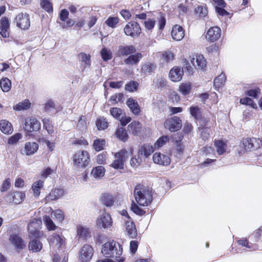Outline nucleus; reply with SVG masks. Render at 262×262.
<instances>
[{"instance_id": "31", "label": "nucleus", "mask_w": 262, "mask_h": 262, "mask_svg": "<svg viewBox=\"0 0 262 262\" xmlns=\"http://www.w3.org/2000/svg\"><path fill=\"white\" fill-rule=\"evenodd\" d=\"M154 151L152 146L144 144L138 150V154L141 157L143 156L145 158H147Z\"/></svg>"}, {"instance_id": "14", "label": "nucleus", "mask_w": 262, "mask_h": 262, "mask_svg": "<svg viewBox=\"0 0 262 262\" xmlns=\"http://www.w3.org/2000/svg\"><path fill=\"white\" fill-rule=\"evenodd\" d=\"M124 225L127 235L132 238H136L137 235V230L136 225L132 219L125 220Z\"/></svg>"}, {"instance_id": "1", "label": "nucleus", "mask_w": 262, "mask_h": 262, "mask_svg": "<svg viewBox=\"0 0 262 262\" xmlns=\"http://www.w3.org/2000/svg\"><path fill=\"white\" fill-rule=\"evenodd\" d=\"M101 252L103 255L107 259L114 258L117 261L120 258L122 254V248L121 245L118 242L112 241L108 242L102 245Z\"/></svg>"}, {"instance_id": "5", "label": "nucleus", "mask_w": 262, "mask_h": 262, "mask_svg": "<svg viewBox=\"0 0 262 262\" xmlns=\"http://www.w3.org/2000/svg\"><path fill=\"white\" fill-rule=\"evenodd\" d=\"M128 152L126 149H123L115 154V160L111 166L115 169H123L124 162L127 158Z\"/></svg>"}, {"instance_id": "32", "label": "nucleus", "mask_w": 262, "mask_h": 262, "mask_svg": "<svg viewBox=\"0 0 262 262\" xmlns=\"http://www.w3.org/2000/svg\"><path fill=\"white\" fill-rule=\"evenodd\" d=\"M31 105V103L28 99H25L13 106V110L16 111H26L29 110Z\"/></svg>"}, {"instance_id": "38", "label": "nucleus", "mask_w": 262, "mask_h": 262, "mask_svg": "<svg viewBox=\"0 0 262 262\" xmlns=\"http://www.w3.org/2000/svg\"><path fill=\"white\" fill-rule=\"evenodd\" d=\"M43 181L39 180L33 183L32 186V189L33 191V194L35 196H38L40 193V189L43 186Z\"/></svg>"}, {"instance_id": "44", "label": "nucleus", "mask_w": 262, "mask_h": 262, "mask_svg": "<svg viewBox=\"0 0 262 262\" xmlns=\"http://www.w3.org/2000/svg\"><path fill=\"white\" fill-rule=\"evenodd\" d=\"M142 162V157L138 154L137 155H135L131 158L130 164L132 167L137 168L141 164Z\"/></svg>"}, {"instance_id": "53", "label": "nucleus", "mask_w": 262, "mask_h": 262, "mask_svg": "<svg viewBox=\"0 0 262 262\" xmlns=\"http://www.w3.org/2000/svg\"><path fill=\"white\" fill-rule=\"evenodd\" d=\"M240 103L242 104L248 105L252 108H256L257 105L253 100L249 97L243 98L240 99Z\"/></svg>"}, {"instance_id": "39", "label": "nucleus", "mask_w": 262, "mask_h": 262, "mask_svg": "<svg viewBox=\"0 0 262 262\" xmlns=\"http://www.w3.org/2000/svg\"><path fill=\"white\" fill-rule=\"evenodd\" d=\"M115 135L118 139L123 142L126 141L128 138L126 130L123 127L117 128L116 130Z\"/></svg>"}, {"instance_id": "11", "label": "nucleus", "mask_w": 262, "mask_h": 262, "mask_svg": "<svg viewBox=\"0 0 262 262\" xmlns=\"http://www.w3.org/2000/svg\"><path fill=\"white\" fill-rule=\"evenodd\" d=\"M16 26L22 29H28L30 26L29 15L27 13H19L15 17Z\"/></svg>"}, {"instance_id": "55", "label": "nucleus", "mask_w": 262, "mask_h": 262, "mask_svg": "<svg viewBox=\"0 0 262 262\" xmlns=\"http://www.w3.org/2000/svg\"><path fill=\"white\" fill-rule=\"evenodd\" d=\"M155 69V66L154 64L148 63L142 66L141 71L144 74L150 73L153 72Z\"/></svg>"}, {"instance_id": "24", "label": "nucleus", "mask_w": 262, "mask_h": 262, "mask_svg": "<svg viewBox=\"0 0 262 262\" xmlns=\"http://www.w3.org/2000/svg\"><path fill=\"white\" fill-rule=\"evenodd\" d=\"M38 149V145L35 142H28L26 143L24 151L26 155L30 156L35 154Z\"/></svg>"}, {"instance_id": "50", "label": "nucleus", "mask_w": 262, "mask_h": 262, "mask_svg": "<svg viewBox=\"0 0 262 262\" xmlns=\"http://www.w3.org/2000/svg\"><path fill=\"white\" fill-rule=\"evenodd\" d=\"M169 138L167 136H163L160 137L155 143V148H160L169 141Z\"/></svg>"}, {"instance_id": "6", "label": "nucleus", "mask_w": 262, "mask_h": 262, "mask_svg": "<svg viewBox=\"0 0 262 262\" xmlns=\"http://www.w3.org/2000/svg\"><path fill=\"white\" fill-rule=\"evenodd\" d=\"M164 125L165 127L171 132H174L181 128L182 121L178 117L173 116L166 119Z\"/></svg>"}, {"instance_id": "26", "label": "nucleus", "mask_w": 262, "mask_h": 262, "mask_svg": "<svg viewBox=\"0 0 262 262\" xmlns=\"http://www.w3.org/2000/svg\"><path fill=\"white\" fill-rule=\"evenodd\" d=\"M28 248L34 252H38L42 249V244L39 240L35 237L29 242Z\"/></svg>"}, {"instance_id": "51", "label": "nucleus", "mask_w": 262, "mask_h": 262, "mask_svg": "<svg viewBox=\"0 0 262 262\" xmlns=\"http://www.w3.org/2000/svg\"><path fill=\"white\" fill-rule=\"evenodd\" d=\"M96 125L99 130L105 129L107 127V122L105 119L100 118L96 120Z\"/></svg>"}, {"instance_id": "3", "label": "nucleus", "mask_w": 262, "mask_h": 262, "mask_svg": "<svg viewBox=\"0 0 262 262\" xmlns=\"http://www.w3.org/2000/svg\"><path fill=\"white\" fill-rule=\"evenodd\" d=\"M73 165L75 169L79 170L85 168L89 165L90 159L88 151L79 150L73 156Z\"/></svg>"}, {"instance_id": "45", "label": "nucleus", "mask_w": 262, "mask_h": 262, "mask_svg": "<svg viewBox=\"0 0 262 262\" xmlns=\"http://www.w3.org/2000/svg\"><path fill=\"white\" fill-rule=\"evenodd\" d=\"M105 144V141L103 139H97L94 141L93 148L97 151H99L103 149L104 146Z\"/></svg>"}, {"instance_id": "10", "label": "nucleus", "mask_w": 262, "mask_h": 262, "mask_svg": "<svg viewBox=\"0 0 262 262\" xmlns=\"http://www.w3.org/2000/svg\"><path fill=\"white\" fill-rule=\"evenodd\" d=\"M94 251L92 246L88 244L84 245L80 252V261H89L93 256Z\"/></svg>"}, {"instance_id": "59", "label": "nucleus", "mask_w": 262, "mask_h": 262, "mask_svg": "<svg viewBox=\"0 0 262 262\" xmlns=\"http://www.w3.org/2000/svg\"><path fill=\"white\" fill-rule=\"evenodd\" d=\"M51 216L52 217L56 219L59 222H61L64 219L63 213L60 210L53 211Z\"/></svg>"}, {"instance_id": "48", "label": "nucleus", "mask_w": 262, "mask_h": 262, "mask_svg": "<svg viewBox=\"0 0 262 262\" xmlns=\"http://www.w3.org/2000/svg\"><path fill=\"white\" fill-rule=\"evenodd\" d=\"M195 12L200 17H204L208 13L207 9L206 6H198L195 10Z\"/></svg>"}, {"instance_id": "60", "label": "nucleus", "mask_w": 262, "mask_h": 262, "mask_svg": "<svg viewBox=\"0 0 262 262\" xmlns=\"http://www.w3.org/2000/svg\"><path fill=\"white\" fill-rule=\"evenodd\" d=\"M22 137L20 133H16L11 136L8 141V143L10 145L16 144Z\"/></svg>"}, {"instance_id": "33", "label": "nucleus", "mask_w": 262, "mask_h": 262, "mask_svg": "<svg viewBox=\"0 0 262 262\" xmlns=\"http://www.w3.org/2000/svg\"><path fill=\"white\" fill-rule=\"evenodd\" d=\"M105 172V170L104 167L98 166L92 169L91 175L96 179L99 180L104 176Z\"/></svg>"}, {"instance_id": "15", "label": "nucleus", "mask_w": 262, "mask_h": 262, "mask_svg": "<svg viewBox=\"0 0 262 262\" xmlns=\"http://www.w3.org/2000/svg\"><path fill=\"white\" fill-rule=\"evenodd\" d=\"M152 159L154 163L163 166H167L170 163V158L167 155L161 154L160 152L154 154Z\"/></svg>"}, {"instance_id": "57", "label": "nucleus", "mask_w": 262, "mask_h": 262, "mask_svg": "<svg viewBox=\"0 0 262 262\" xmlns=\"http://www.w3.org/2000/svg\"><path fill=\"white\" fill-rule=\"evenodd\" d=\"M260 94V89L259 88L252 89L247 90L246 92V94L253 98H257L258 95Z\"/></svg>"}, {"instance_id": "43", "label": "nucleus", "mask_w": 262, "mask_h": 262, "mask_svg": "<svg viewBox=\"0 0 262 262\" xmlns=\"http://www.w3.org/2000/svg\"><path fill=\"white\" fill-rule=\"evenodd\" d=\"M190 115L196 120L200 119L201 113L200 108L198 106H191L189 108Z\"/></svg>"}, {"instance_id": "30", "label": "nucleus", "mask_w": 262, "mask_h": 262, "mask_svg": "<svg viewBox=\"0 0 262 262\" xmlns=\"http://www.w3.org/2000/svg\"><path fill=\"white\" fill-rule=\"evenodd\" d=\"M0 129L5 134H10L13 132L11 123L6 120L0 121Z\"/></svg>"}, {"instance_id": "56", "label": "nucleus", "mask_w": 262, "mask_h": 262, "mask_svg": "<svg viewBox=\"0 0 262 262\" xmlns=\"http://www.w3.org/2000/svg\"><path fill=\"white\" fill-rule=\"evenodd\" d=\"M40 5L42 8L47 12L53 11L52 4L48 0H40Z\"/></svg>"}, {"instance_id": "16", "label": "nucleus", "mask_w": 262, "mask_h": 262, "mask_svg": "<svg viewBox=\"0 0 262 262\" xmlns=\"http://www.w3.org/2000/svg\"><path fill=\"white\" fill-rule=\"evenodd\" d=\"M10 25L8 18L3 17L0 20V34L2 37L6 38L9 36Z\"/></svg>"}, {"instance_id": "7", "label": "nucleus", "mask_w": 262, "mask_h": 262, "mask_svg": "<svg viewBox=\"0 0 262 262\" xmlns=\"http://www.w3.org/2000/svg\"><path fill=\"white\" fill-rule=\"evenodd\" d=\"M124 32L126 35L135 38L139 36L141 33V29L137 23L130 22L124 27Z\"/></svg>"}, {"instance_id": "46", "label": "nucleus", "mask_w": 262, "mask_h": 262, "mask_svg": "<svg viewBox=\"0 0 262 262\" xmlns=\"http://www.w3.org/2000/svg\"><path fill=\"white\" fill-rule=\"evenodd\" d=\"M200 137L204 141L208 140L210 137V128L206 127H200Z\"/></svg>"}, {"instance_id": "20", "label": "nucleus", "mask_w": 262, "mask_h": 262, "mask_svg": "<svg viewBox=\"0 0 262 262\" xmlns=\"http://www.w3.org/2000/svg\"><path fill=\"white\" fill-rule=\"evenodd\" d=\"M9 202L15 204H20L25 198V194L23 192L15 191L12 192L9 196Z\"/></svg>"}, {"instance_id": "64", "label": "nucleus", "mask_w": 262, "mask_h": 262, "mask_svg": "<svg viewBox=\"0 0 262 262\" xmlns=\"http://www.w3.org/2000/svg\"><path fill=\"white\" fill-rule=\"evenodd\" d=\"M144 24L146 29L149 31H151L155 26L156 21L152 19L149 18L145 21Z\"/></svg>"}, {"instance_id": "62", "label": "nucleus", "mask_w": 262, "mask_h": 262, "mask_svg": "<svg viewBox=\"0 0 262 262\" xmlns=\"http://www.w3.org/2000/svg\"><path fill=\"white\" fill-rule=\"evenodd\" d=\"M138 83L135 81H130L125 85V90L129 92H134L137 89Z\"/></svg>"}, {"instance_id": "17", "label": "nucleus", "mask_w": 262, "mask_h": 262, "mask_svg": "<svg viewBox=\"0 0 262 262\" xmlns=\"http://www.w3.org/2000/svg\"><path fill=\"white\" fill-rule=\"evenodd\" d=\"M171 34L174 40L180 41L184 37V30L181 26L176 25L172 28Z\"/></svg>"}, {"instance_id": "29", "label": "nucleus", "mask_w": 262, "mask_h": 262, "mask_svg": "<svg viewBox=\"0 0 262 262\" xmlns=\"http://www.w3.org/2000/svg\"><path fill=\"white\" fill-rule=\"evenodd\" d=\"M115 200V196L110 193H104L101 196L102 204L108 207H110L113 205Z\"/></svg>"}, {"instance_id": "8", "label": "nucleus", "mask_w": 262, "mask_h": 262, "mask_svg": "<svg viewBox=\"0 0 262 262\" xmlns=\"http://www.w3.org/2000/svg\"><path fill=\"white\" fill-rule=\"evenodd\" d=\"M96 224L100 228L109 229L113 226V220L109 213L104 212L98 216Z\"/></svg>"}, {"instance_id": "52", "label": "nucleus", "mask_w": 262, "mask_h": 262, "mask_svg": "<svg viewBox=\"0 0 262 262\" xmlns=\"http://www.w3.org/2000/svg\"><path fill=\"white\" fill-rule=\"evenodd\" d=\"M45 223L47 228L50 230H54L56 229V226L51 219L48 216H45L43 219Z\"/></svg>"}, {"instance_id": "27", "label": "nucleus", "mask_w": 262, "mask_h": 262, "mask_svg": "<svg viewBox=\"0 0 262 262\" xmlns=\"http://www.w3.org/2000/svg\"><path fill=\"white\" fill-rule=\"evenodd\" d=\"M64 191L62 189L55 188L52 190L46 197L48 201L57 200L63 195Z\"/></svg>"}, {"instance_id": "49", "label": "nucleus", "mask_w": 262, "mask_h": 262, "mask_svg": "<svg viewBox=\"0 0 262 262\" xmlns=\"http://www.w3.org/2000/svg\"><path fill=\"white\" fill-rule=\"evenodd\" d=\"M100 54L104 61H107L112 58V53L110 50H107L105 48L101 49Z\"/></svg>"}, {"instance_id": "4", "label": "nucleus", "mask_w": 262, "mask_h": 262, "mask_svg": "<svg viewBox=\"0 0 262 262\" xmlns=\"http://www.w3.org/2000/svg\"><path fill=\"white\" fill-rule=\"evenodd\" d=\"M243 146L246 151H254L262 147V139L247 138L243 140Z\"/></svg>"}, {"instance_id": "2", "label": "nucleus", "mask_w": 262, "mask_h": 262, "mask_svg": "<svg viewBox=\"0 0 262 262\" xmlns=\"http://www.w3.org/2000/svg\"><path fill=\"white\" fill-rule=\"evenodd\" d=\"M134 196L138 204L147 206L152 201V194L149 188L142 184L137 185L134 189Z\"/></svg>"}, {"instance_id": "34", "label": "nucleus", "mask_w": 262, "mask_h": 262, "mask_svg": "<svg viewBox=\"0 0 262 262\" xmlns=\"http://www.w3.org/2000/svg\"><path fill=\"white\" fill-rule=\"evenodd\" d=\"M77 234L79 238L86 239V238L90 236V233L89 228L79 225L77 227Z\"/></svg>"}, {"instance_id": "42", "label": "nucleus", "mask_w": 262, "mask_h": 262, "mask_svg": "<svg viewBox=\"0 0 262 262\" xmlns=\"http://www.w3.org/2000/svg\"><path fill=\"white\" fill-rule=\"evenodd\" d=\"M214 145L216 148V152L219 155H223L225 152L226 144L223 141H215Z\"/></svg>"}, {"instance_id": "61", "label": "nucleus", "mask_w": 262, "mask_h": 262, "mask_svg": "<svg viewBox=\"0 0 262 262\" xmlns=\"http://www.w3.org/2000/svg\"><path fill=\"white\" fill-rule=\"evenodd\" d=\"M119 23V19L117 17H110L105 21L106 24L111 28H114Z\"/></svg>"}, {"instance_id": "25", "label": "nucleus", "mask_w": 262, "mask_h": 262, "mask_svg": "<svg viewBox=\"0 0 262 262\" xmlns=\"http://www.w3.org/2000/svg\"><path fill=\"white\" fill-rule=\"evenodd\" d=\"M52 245H55L57 248H61L64 245V238L61 235L54 233L50 239Z\"/></svg>"}, {"instance_id": "9", "label": "nucleus", "mask_w": 262, "mask_h": 262, "mask_svg": "<svg viewBox=\"0 0 262 262\" xmlns=\"http://www.w3.org/2000/svg\"><path fill=\"white\" fill-rule=\"evenodd\" d=\"M40 127V122L36 118L32 117L26 119L24 128L26 131L31 133L38 131Z\"/></svg>"}, {"instance_id": "22", "label": "nucleus", "mask_w": 262, "mask_h": 262, "mask_svg": "<svg viewBox=\"0 0 262 262\" xmlns=\"http://www.w3.org/2000/svg\"><path fill=\"white\" fill-rule=\"evenodd\" d=\"M126 104L134 115H138L140 113V107L138 102L133 98H128L126 101Z\"/></svg>"}, {"instance_id": "37", "label": "nucleus", "mask_w": 262, "mask_h": 262, "mask_svg": "<svg viewBox=\"0 0 262 262\" xmlns=\"http://www.w3.org/2000/svg\"><path fill=\"white\" fill-rule=\"evenodd\" d=\"M78 57L80 61L83 63L85 65V68L86 67H90L91 65V56L90 54H87L84 52L80 53Z\"/></svg>"}, {"instance_id": "47", "label": "nucleus", "mask_w": 262, "mask_h": 262, "mask_svg": "<svg viewBox=\"0 0 262 262\" xmlns=\"http://www.w3.org/2000/svg\"><path fill=\"white\" fill-rule=\"evenodd\" d=\"M157 20L159 29L160 30H163L165 26L166 22V19L165 15L161 12H159V15L157 17Z\"/></svg>"}, {"instance_id": "28", "label": "nucleus", "mask_w": 262, "mask_h": 262, "mask_svg": "<svg viewBox=\"0 0 262 262\" xmlns=\"http://www.w3.org/2000/svg\"><path fill=\"white\" fill-rule=\"evenodd\" d=\"M142 55L140 53H137L130 55L124 60V63L126 64H137L142 58Z\"/></svg>"}, {"instance_id": "23", "label": "nucleus", "mask_w": 262, "mask_h": 262, "mask_svg": "<svg viewBox=\"0 0 262 262\" xmlns=\"http://www.w3.org/2000/svg\"><path fill=\"white\" fill-rule=\"evenodd\" d=\"M9 240L10 243L17 249H22L25 246L24 241L16 234L11 235Z\"/></svg>"}, {"instance_id": "19", "label": "nucleus", "mask_w": 262, "mask_h": 262, "mask_svg": "<svg viewBox=\"0 0 262 262\" xmlns=\"http://www.w3.org/2000/svg\"><path fill=\"white\" fill-rule=\"evenodd\" d=\"M183 75V69L180 67H174L172 68L169 74L170 79L174 82L180 81Z\"/></svg>"}, {"instance_id": "41", "label": "nucleus", "mask_w": 262, "mask_h": 262, "mask_svg": "<svg viewBox=\"0 0 262 262\" xmlns=\"http://www.w3.org/2000/svg\"><path fill=\"white\" fill-rule=\"evenodd\" d=\"M111 115L118 120L123 119L124 114L121 109L118 107H113L110 110Z\"/></svg>"}, {"instance_id": "13", "label": "nucleus", "mask_w": 262, "mask_h": 262, "mask_svg": "<svg viewBox=\"0 0 262 262\" xmlns=\"http://www.w3.org/2000/svg\"><path fill=\"white\" fill-rule=\"evenodd\" d=\"M41 223V220L34 219L28 224V230L29 233L31 234L32 236L36 237L39 236V231L38 229Z\"/></svg>"}, {"instance_id": "40", "label": "nucleus", "mask_w": 262, "mask_h": 262, "mask_svg": "<svg viewBox=\"0 0 262 262\" xmlns=\"http://www.w3.org/2000/svg\"><path fill=\"white\" fill-rule=\"evenodd\" d=\"M226 80V77L225 74L223 73H222L214 80V85L215 89L220 88L222 86L225 84Z\"/></svg>"}, {"instance_id": "58", "label": "nucleus", "mask_w": 262, "mask_h": 262, "mask_svg": "<svg viewBox=\"0 0 262 262\" xmlns=\"http://www.w3.org/2000/svg\"><path fill=\"white\" fill-rule=\"evenodd\" d=\"M131 209L135 213L139 215H143L146 213L145 211L141 209L134 201L132 204Z\"/></svg>"}, {"instance_id": "63", "label": "nucleus", "mask_w": 262, "mask_h": 262, "mask_svg": "<svg viewBox=\"0 0 262 262\" xmlns=\"http://www.w3.org/2000/svg\"><path fill=\"white\" fill-rule=\"evenodd\" d=\"M178 136L179 137V141H177V146H176V151L177 154L179 155V156H181V154L183 152V151L184 150V147L182 143L180 142L181 140L183 138V136L181 135L178 134Z\"/></svg>"}, {"instance_id": "18", "label": "nucleus", "mask_w": 262, "mask_h": 262, "mask_svg": "<svg viewBox=\"0 0 262 262\" xmlns=\"http://www.w3.org/2000/svg\"><path fill=\"white\" fill-rule=\"evenodd\" d=\"M191 63L195 68L203 70L206 67V60L202 55L190 57Z\"/></svg>"}, {"instance_id": "36", "label": "nucleus", "mask_w": 262, "mask_h": 262, "mask_svg": "<svg viewBox=\"0 0 262 262\" xmlns=\"http://www.w3.org/2000/svg\"><path fill=\"white\" fill-rule=\"evenodd\" d=\"M12 86L11 81L7 77L3 78L0 81V86L4 92H9Z\"/></svg>"}, {"instance_id": "35", "label": "nucleus", "mask_w": 262, "mask_h": 262, "mask_svg": "<svg viewBox=\"0 0 262 262\" xmlns=\"http://www.w3.org/2000/svg\"><path fill=\"white\" fill-rule=\"evenodd\" d=\"M142 126L141 123L138 121H134L129 124L128 126V129L134 135H137L140 133Z\"/></svg>"}, {"instance_id": "54", "label": "nucleus", "mask_w": 262, "mask_h": 262, "mask_svg": "<svg viewBox=\"0 0 262 262\" xmlns=\"http://www.w3.org/2000/svg\"><path fill=\"white\" fill-rule=\"evenodd\" d=\"M191 88V84L189 83H183L179 86L180 91L183 95H186L188 94L190 92Z\"/></svg>"}, {"instance_id": "12", "label": "nucleus", "mask_w": 262, "mask_h": 262, "mask_svg": "<svg viewBox=\"0 0 262 262\" xmlns=\"http://www.w3.org/2000/svg\"><path fill=\"white\" fill-rule=\"evenodd\" d=\"M221 35V30L217 26L210 28L207 33L206 38L210 42H214L218 40Z\"/></svg>"}, {"instance_id": "21", "label": "nucleus", "mask_w": 262, "mask_h": 262, "mask_svg": "<svg viewBox=\"0 0 262 262\" xmlns=\"http://www.w3.org/2000/svg\"><path fill=\"white\" fill-rule=\"evenodd\" d=\"M136 52V48L133 46H120L118 50V54L119 56H125L134 54Z\"/></svg>"}]
</instances>
